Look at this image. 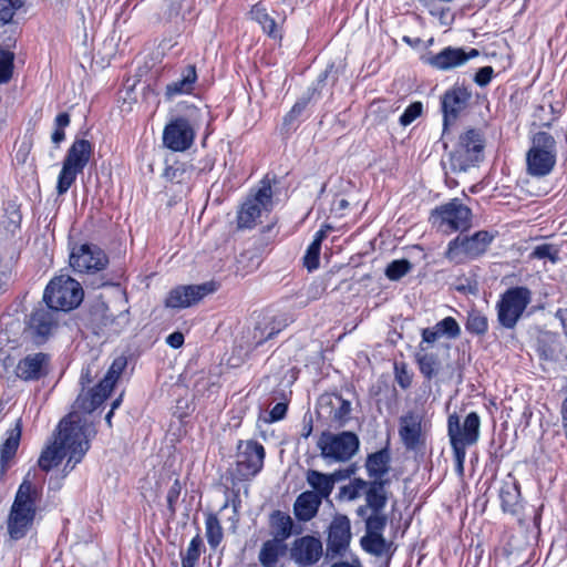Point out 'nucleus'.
<instances>
[{
	"label": "nucleus",
	"mask_w": 567,
	"mask_h": 567,
	"mask_svg": "<svg viewBox=\"0 0 567 567\" xmlns=\"http://www.w3.org/2000/svg\"><path fill=\"white\" fill-rule=\"evenodd\" d=\"M95 435L94 427L86 421L71 413L59 424V435L52 445L40 455L38 464L48 472L68 456L65 468L70 471L82 461L90 449V440Z\"/></svg>",
	"instance_id": "f257e3e1"
},
{
	"label": "nucleus",
	"mask_w": 567,
	"mask_h": 567,
	"mask_svg": "<svg viewBox=\"0 0 567 567\" xmlns=\"http://www.w3.org/2000/svg\"><path fill=\"white\" fill-rule=\"evenodd\" d=\"M40 496V489L24 478L17 491L8 517V533L12 539L23 538L31 529Z\"/></svg>",
	"instance_id": "f03ea898"
},
{
	"label": "nucleus",
	"mask_w": 567,
	"mask_h": 567,
	"mask_svg": "<svg viewBox=\"0 0 567 567\" xmlns=\"http://www.w3.org/2000/svg\"><path fill=\"white\" fill-rule=\"evenodd\" d=\"M93 154V144L85 138H75L69 147L58 176L56 193L64 195L83 172Z\"/></svg>",
	"instance_id": "7ed1b4c3"
},
{
	"label": "nucleus",
	"mask_w": 567,
	"mask_h": 567,
	"mask_svg": "<svg viewBox=\"0 0 567 567\" xmlns=\"http://www.w3.org/2000/svg\"><path fill=\"white\" fill-rule=\"evenodd\" d=\"M556 156L555 138L547 132L536 133L526 154L527 173L535 177L547 176L555 167Z\"/></svg>",
	"instance_id": "20e7f679"
},
{
	"label": "nucleus",
	"mask_w": 567,
	"mask_h": 567,
	"mask_svg": "<svg viewBox=\"0 0 567 567\" xmlns=\"http://www.w3.org/2000/svg\"><path fill=\"white\" fill-rule=\"evenodd\" d=\"M45 303L56 312L76 308L83 299L81 285L70 276L53 278L43 295Z\"/></svg>",
	"instance_id": "39448f33"
},
{
	"label": "nucleus",
	"mask_w": 567,
	"mask_h": 567,
	"mask_svg": "<svg viewBox=\"0 0 567 567\" xmlns=\"http://www.w3.org/2000/svg\"><path fill=\"white\" fill-rule=\"evenodd\" d=\"M532 291L524 286L507 289L496 303L497 321L505 329H514L532 302Z\"/></svg>",
	"instance_id": "423d86ee"
},
{
	"label": "nucleus",
	"mask_w": 567,
	"mask_h": 567,
	"mask_svg": "<svg viewBox=\"0 0 567 567\" xmlns=\"http://www.w3.org/2000/svg\"><path fill=\"white\" fill-rule=\"evenodd\" d=\"M494 238L495 235L487 230H478L472 236L458 235L449 243L445 257L454 264L475 259L487 250Z\"/></svg>",
	"instance_id": "0eeeda50"
},
{
	"label": "nucleus",
	"mask_w": 567,
	"mask_h": 567,
	"mask_svg": "<svg viewBox=\"0 0 567 567\" xmlns=\"http://www.w3.org/2000/svg\"><path fill=\"white\" fill-rule=\"evenodd\" d=\"M360 441L355 433L344 431L338 434L323 432L318 441L321 456L333 462H347L359 451Z\"/></svg>",
	"instance_id": "6e6552de"
},
{
	"label": "nucleus",
	"mask_w": 567,
	"mask_h": 567,
	"mask_svg": "<svg viewBox=\"0 0 567 567\" xmlns=\"http://www.w3.org/2000/svg\"><path fill=\"white\" fill-rule=\"evenodd\" d=\"M434 226L443 233L464 231L471 227L472 212L461 199L454 198L436 207L431 215Z\"/></svg>",
	"instance_id": "1a4fd4ad"
},
{
	"label": "nucleus",
	"mask_w": 567,
	"mask_h": 567,
	"mask_svg": "<svg viewBox=\"0 0 567 567\" xmlns=\"http://www.w3.org/2000/svg\"><path fill=\"white\" fill-rule=\"evenodd\" d=\"M126 367V359L123 357L116 358L110 367L106 375L100 383L91 389L86 394L80 393L75 400V408L91 413L99 408L104 400L110 395L113 386Z\"/></svg>",
	"instance_id": "9d476101"
},
{
	"label": "nucleus",
	"mask_w": 567,
	"mask_h": 567,
	"mask_svg": "<svg viewBox=\"0 0 567 567\" xmlns=\"http://www.w3.org/2000/svg\"><path fill=\"white\" fill-rule=\"evenodd\" d=\"M59 324V312L41 306L35 308L25 320L23 336L32 343L40 346L48 341Z\"/></svg>",
	"instance_id": "9b49d317"
},
{
	"label": "nucleus",
	"mask_w": 567,
	"mask_h": 567,
	"mask_svg": "<svg viewBox=\"0 0 567 567\" xmlns=\"http://www.w3.org/2000/svg\"><path fill=\"white\" fill-rule=\"evenodd\" d=\"M484 143L478 131L468 130L460 136L456 148L451 153L454 169L466 171L483 156Z\"/></svg>",
	"instance_id": "f8f14e48"
},
{
	"label": "nucleus",
	"mask_w": 567,
	"mask_h": 567,
	"mask_svg": "<svg viewBox=\"0 0 567 567\" xmlns=\"http://www.w3.org/2000/svg\"><path fill=\"white\" fill-rule=\"evenodd\" d=\"M389 482V480L369 481L364 493L365 504L357 508V515L363 522H368L373 517H388L384 508L389 499V492L386 489Z\"/></svg>",
	"instance_id": "ddd939ff"
},
{
	"label": "nucleus",
	"mask_w": 567,
	"mask_h": 567,
	"mask_svg": "<svg viewBox=\"0 0 567 567\" xmlns=\"http://www.w3.org/2000/svg\"><path fill=\"white\" fill-rule=\"evenodd\" d=\"M236 474L241 480L254 477L260 472L265 460L264 446L252 440L240 441L237 446Z\"/></svg>",
	"instance_id": "4468645a"
},
{
	"label": "nucleus",
	"mask_w": 567,
	"mask_h": 567,
	"mask_svg": "<svg viewBox=\"0 0 567 567\" xmlns=\"http://www.w3.org/2000/svg\"><path fill=\"white\" fill-rule=\"evenodd\" d=\"M481 419L476 412L466 415L461 424L457 414H451L447 419V434L451 446L461 445L467 447L475 444L480 437Z\"/></svg>",
	"instance_id": "2eb2a0df"
},
{
	"label": "nucleus",
	"mask_w": 567,
	"mask_h": 567,
	"mask_svg": "<svg viewBox=\"0 0 567 567\" xmlns=\"http://www.w3.org/2000/svg\"><path fill=\"white\" fill-rule=\"evenodd\" d=\"M272 204V189L269 182L262 181L258 192L247 198L238 213V227L251 228L262 210H269Z\"/></svg>",
	"instance_id": "dca6fc26"
},
{
	"label": "nucleus",
	"mask_w": 567,
	"mask_h": 567,
	"mask_svg": "<svg viewBox=\"0 0 567 567\" xmlns=\"http://www.w3.org/2000/svg\"><path fill=\"white\" fill-rule=\"evenodd\" d=\"M471 96V92L461 86H454L443 94L441 99V109L443 113V141L447 135L449 127L453 125L466 111Z\"/></svg>",
	"instance_id": "f3484780"
},
{
	"label": "nucleus",
	"mask_w": 567,
	"mask_h": 567,
	"mask_svg": "<svg viewBox=\"0 0 567 567\" xmlns=\"http://www.w3.org/2000/svg\"><path fill=\"white\" fill-rule=\"evenodd\" d=\"M107 264L106 254L96 245L83 244L74 247L70 255V265L79 272H97L105 269Z\"/></svg>",
	"instance_id": "a211bd4d"
},
{
	"label": "nucleus",
	"mask_w": 567,
	"mask_h": 567,
	"mask_svg": "<svg viewBox=\"0 0 567 567\" xmlns=\"http://www.w3.org/2000/svg\"><path fill=\"white\" fill-rule=\"evenodd\" d=\"M215 290L216 286L214 282L177 286L168 292L164 303L165 307L172 309L189 308Z\"/></svg>",
	"instance_id": "6ab92c4d"
},
{
	"label": "nucleus",
	"mask_w": 567,
	"mask_h": 567,
	"mask_svg": "<svg viewBox=\"0 0 567 567\" xmlns=\"http://www.w3.org/2000/svg\"><path fill=\"white\" fill-rule=\"evenodd\" d=\"M195 138V130L185 117L172 120L164 128L163 143L174 152H184L188 150Z\"/></svg>",
	"instance_id": "aec40b11"
},
{
	"label": "nucleus",
	"mask_w": 567,
	"mask_h": 567,
	"mask_svg": "<svg viewBox=\"0 0 567 567\" xmlns=\"http://www.w3.org/2000/svg\"><path fill=\"white\" fill-rule=\"evenodd\" d=\"M318 413L338 426H344L351 419V402L338 393H324L318 399Z\"/></svg>",
	"instance_id": "412c9836"
},
{
	"label": "nucleus",
	"mask_w": 567,
	"mask_h": 567,
	"mask_svg": "<svg viewBox=\"0 0 567 567\" xmlns=\"http://www.w3.org/2000/svg\"><path fill=\"white\" fill-rule=\"evenodd\" d=\"M364 524L365 535L361 538L362 548L374 556H383L389 547L382 535L388 524V517H373Z\"/></svg>",
	"instance_id": "4be33fe9"
},
{
	"label": "nucleus",
	"mask_w": 567,
	"mask_h": 567,
	"mask_svg": "<svg viewBox=\"0 0 567 567\" xmlns=\"http://www.w3.org/2000/svg\"><path fill=\"white\" fill-rule=\"evenodd\" d=\"M50 361V355L43 352L28 354L18 362L16 374L23 381H38L48 375Z\"/></svg>",
	"instance_id": "5701e85b"
},
{
	"label": "nucleus",
	"mask_w": 567,
	"mask_h": 567,
	"mask_svg": "<svg viewBox=\"0 0 567 567\" xmlns=\"http://www.w3.org/2000/svg\"><path fill=\"white\" fill-rule=\"evenodd\" d=\"M322 556V543L315 536L297 538L290 548V558L302 566L315 565Z\"/></svg>",
	"instance_id": "b1692460"
},
{
	"label": "nucleus",
	"mask_w": 567,
	"mask_h": 567,
	"mask_svg": "<svg viewBox=\"0 0 567 567\" xmlns=\"http://www.w3.org/2000/svg\"><path fill=\"white\" fill-rule=\"evenodd\" d=\"M480 55L478 50L465 51L463 48L447 47L437 54L429 58L427 63L441 71H449L465 64L468 60Z\"/></svg>",
	"instance_id": "393cba45"
},
{
	"label": "nucleus",
	"mask_w": 567,
	"mask_h": 567,
	"mask_svg": "<svg viewBox=\"0 0 567 567\" xmlns=\"http://www.w3.org/2000/svg\"><path fill=\"white\" fill-rule=\"evenodd\" d=\"M351 539V528L350 520L347 516L338 515L336 516L328 532V555L334 557L336 555H341L349 546Z\"/></svg>",
	"instance_id": "a878e982"
},
{
	"label": "nucleus",
	"mask_w": 567,
	"mask_h": 567,
	"mask_svg": "<svg viewBox=\"0 0 567 567\" xmlns=\"http://www.w3.org/2000/svg\"><path fill=\"white\" fill-rule=\"evenodd\" d=\"M289 322L290 319L286 315H279L271 318L265 317L262 321H259L254 329L252 340L255 347H259L264 342L272 339L286 327H288Z\"/></svg>",
	"instance_id": "bb28decb"
},
{
	"label": "nucleus",
	"mask_w": 567,
	"mask_h": 567,
	"mask_svg": "<svg viewBox=\"0 0 567 567\" xmlns=\"http://www.w3.org/2000/svg\"><path fill=\"white\" fill-rule=\"evenodd\" d=\"M399 435L408 450H415L421 441V417L414 412L399 420Z\"/></svg>",
	"instance_id": "cd10ccee"
},
{
	"label": "nucleus",
	"mask_w": 567,
	"mask_h": 567,
	"mask_svg": "<svg viewBox=\"0 0 567 567\" xmlns=\"http://www.w3.org/2000/svg\"><path fill=\"white\" fill-rule=\"evenodd\" d=\"M461 334V328L457 321L453 317H445L436 324L430 328L422 329L421 343L432 344L440 338L446 337L449 339H456Z\"/></svg>",
	"instance_id": "c85d7f7f"
},
{
	"label": "nucleus",
	"mask_w": 567,
	"mask_h": 567,
	"mask_svg": "<svg viewBox=\"0 0 567 567\" xmlns=\"http://www.w3.org/2000/svg\"><path fill=\"white\" fill-rule=\"evenodd\" d=\"M501 506L504 513L518 514L520 505V489L514 476L507 475L499 489Z\"/></svg>",
	"instance_id": "c756f323"
},
{
	"label": "nucleus",
	"mask_w": 567,
	"mask_h": 567,
	"mask_svg": "<svg viewBox=\"0 0 567 567\" xmlns=\"http://www.w3.org/2000/svg\"><path fill=\"white\" fill-rule=\"evenodd\" d=\"M322 499L312 492H302L293 503V514L300 522L311 520L318 513Z\"/></svg>",
	"instance_id": "7c9ffc66"
},
{
	"label": "nucleus",
	"mask_w": 567,
	"mask_h": 567,
	"mask_svg": "<svg viewBox=\"0 0 567 567\" xmlns=\"http://www.w3.org/2000/svg\"><path fill=\"white\" fill-rule=\"evenodd\" d=\"M269 527L270 534L277 540L285 542L292 534H298V530H295V523L291 516L285 512L279 509L274 511L269 516Z\"/></svg>",
	"instance_id": "2f4dec72"
},
{
	"label": "nucleus",
	"mask_w": 567,
	"mask_h": 567,
	"mask_svg": "<svg viewBox=\"0 0 567 567\" xmlns=\"http://www.w3.org/2000/svg\"><path fill=\"white\" fill-rule=\"evenodd\" d=\"M196 80L197 73L195 65H187L183 69L181 79L166 85L165 96L167 99H173L181 94H189L194 89Z\"/></svg>",
	"instance_id": "473e14b6"
},
{
	"label": "nucleus",
	"mask_w": 567,
	"mask_h": 567,
	"mask_svg": "<svg viewBox=\"0 0 567 567\" xmlns=\"http://www.w3.org/2000/svg\"><path fill=\"white\" fill-rule=\"evenodd\" d=\"M391 456L388 449H382L370 454L365 462L368 475L372 480H384L383 476L390 470Z\"/></svg>",
	"instance_id": "72a5a7b5"
},
{
	"label": "nucleus",
	"mask_w": 567,
	"mask_h": 567,
	"mask_svg": "<svg viewBox=\"0 0 567 567\" xmlns=\"http://www.w3.org/2000/svg\"><path fill=\"white\" fill-rule=\"evenodd\" d=\"M306 481L312 488V493L320 499L328 498L333 491V480L329 474L321 473L317 470H308Z\"/></svg>",
	"instance_id": "f704fd0d"
},
{
	"label": "nucleus",
	"mask_w": 567,
	"mask_h": 567,
	"mask_svg": "<svg viewBox=\"0 0 567 567\" xmlns=\"http://www.w3.org/2000/svg\"><path fill=\"white\" fill-rule=\"evenodd\" d=\"M420 372L427 380L436 377L442 368V362L436 353L425 352L423 344L420 343V351L415 355Z\"/></svg>",
	"instance_id": "c9c22d12"
},
{
	"label": "nucleus",
	"mask_w": 567,
	"mask_h": 567,
	"mask_svg": "<svg viewBox=\"0 0 567 567\" xmlns=\"http://www.w3.org/2000/svg\"><path fill=\"white\" fill-rule=\"evenodd\" d=\"M8 436L0 449V460L1 463H7L14 455L19 446L20 437H21V427L19 423L7 432Z\"/></svg>",
	"instance_id": "e433bc0d"
},
{
	"label": "nucleus",
	"mask_w": 567,
	"mask_h": 567,
	"mask_svg": "<svg viewBox=\"0 0 567 567\" xmlns=\"http://www.w3.org/2000/svg\"><path fill=\"white\" fill-rule=\"evenodd\" d=\"M206 538L209 546L215 549L221 543L224 533L216 514L207 513L205 519Z\"/></svg>",
	"instance_id": "4c0bfd02"
},
{
	"label": "nucleus",
	"mask_w": 567,
	"mask_h": 567,
	"mask_svg": "<svg viewBox=\"0 0 567 567\" xmlns=\"http://www.w3.org/2000/svg\"><path fill=\"white\" fill-rule=\"evenodd\" d=\"M281 543L272 538L262 544L258 558L264 567H272L278 561Z\"/></svg>",
	"instance_id": "58836bf2"
},
{
	"label": "nucleus",
	"mask_w": 567,
	"mask_h": 567,
	"mask_svg": "<svg viewBox=\"0 0 567 567\" xmlns=\"http://www.w3.org/2000/svg\"><path fill=\"white\" fill-rule=\"evenodd\" d=\"M250 14L251 18L261 25L262 30L267 34L274 38L277 37L276 21L268 14L267 10L260 3L252 7Z\"/></svg>",
	"instance_id": "ea45409f"
},
{
	"label": "nucleus",
	"mask_w": 567,
	"mask_h": 567,
	"mask_svg": "<svg viewBox=\"0 0 567 567\" xmlns=\"http://www.w3.org/2000/svg\"><path fill=\"white\" fill-rule=\"evenodd\" d=\"M465 328L470 333L483 336L488 329L487 317L477 310H471L467 315Z\"/></svg>",
	"instance_id": "a19ab883"
},
{
	"label": "nucleus",
	"mask_w": 567,
	"mask_h": 567,
	"mask_svg": "<svg viewBox=\"0 0 567 567\" xmlns=\"http://www.w3.org/2000/svg\"><path fill=\"white\" fill-rule=\"evenodd\" d=\"M203 546V539L197 534L192 538L188 548L185 553L181 554L182 557V567H195L199 557H200V548Z\"/></svg>",
	"instance_id": "79ce46f5"
},
{
	"label": "nucleus",
	"mask_w": 567,
	"mask_h": 567,
	"mask_svg": "<svg viewBox=\"0 0 567 567\" xmlns=\"http://www.w3.org/2000/svg\"><path fill=\"white\" fill-rule=\"evenodd\" d=\"M14 53L0 47V84L11 80L13 73Z\"/></svg>",
	"instance_id": "37998d69"
},
{
	"label": "nucleus",
	"mask_w": 567,
	"mask_h": 567,
	"mask_svg": "<svg viewBox=\"0 0 567 567\" xmlns=\"http://www.w3.org/2000/svg\"><path fill=\"white\" fill-rule=\"evenodd\" d=\"M25 0H0V25L12 22L17 10L24 6Z\"/></svg>",
	"instance_id": "c03bdc74"
},
{
	"label": "nucleus",
	"mask_w": 567,
	"mask_h": 567,
	"mask_svg": "<svg viewBox=\"0 0 567 567\" xmlns=\"http://www.w3.org/2000/svg\"><path fill=\"white\" fill-rule=\"evenodd\" d=\"M412 268V265L406 259L393 260L385 269V276L390 280H399L404 277Z\"/></svg>",
	"instance_id": "a18cd8bd"
},
{
	"label": "nucleus",
	"mask_w": 567,
	"mask_h": 567,
	"mask_svg": "<svg viewBox=\"0 0 567 567\" xmlns=\"http://www.w3.org/2000/svg\"><path fill=\"white\" fill-rule=\"evenodd\" d=\"M70 115L66 112L56 115L54 120V131L51 135V140L56 147L65 140L64 128L70 125Z\"/></svg>",
	"instance_id": "49530a36"
},
{
	"label": "nucleus",
	"mask_w": 567,
	"mask_h": 567,
	"mask_svg": "<svg viewBox=\"0 0 567 567\" xmlns=\"http://www.w3.org/2000/svg\"><path fill=\"white\" fill-rule=\"evenodd\" d=\"M559 249L553 244H542L536 246L530 256L536 259H549L553 264L559 260Z\"/></svg>",
	"instance_id": "de8ad7c7"
},
{
	"label": "nucleus",
	"mask_w": 567,
	"mask_h": 567,
	"mask_svg": "<svg viewBox=\"0 0 567 567\" xmlns=\"http://www.w3.org/2000/svg\"><path fill=\"white\" fill-rule=\"evenodd\" d=\"M368 483L369 481L354 478L349 485L342 487V494L350 501L357 499L362 495L364 496Z\"/></svg>",
	"instance_id": "09e8293b"
},
{
	"label": "nucleus",
	"mask_w": 567,
	"mask_h": 567,
	"mask_svg": "<svg viewBox=\"0 0 567 567\" xmlns=\"http://www.w3.org/2000/svg\"><path fill=\"white\" fill-rule=\"evenodd\" d=\"M163 175L167 181L181 184L185 182L188 174L185 164L176 162L167 166Z\"/></svg>",
	"instance_id": "8fccbe9b"
},
{
	"label": "nucleus",
	"mask_w": 567,
	"mask_h": 567,
	"mask_svg": "<svg viewBox=\"0 0 567 567\" xmlns=\"http://www.w3.org/2000/svg\"><path fill=\"white\" fill-rule=\"evenodd\" d=\"M320 249L321 247L317 246V243H311L307 248L303 256V266L309 271H313L319 267Z\"/></svg>",
	"instance_id": "3c124183"
},
{
	"label": "nucleus",
	"mask_w": 567,
	"mask_h": 567,
	"mask_svg": "<svg viewBox=\"0 0 567 567\" xmlns=\"http://www.w3.org/2000/svg\"><path fill=\"white\" fill-rule=\"evenodd\" d=\"M423 105L421 102H414L410 104L403 114L400 116V124L402 126L410 125L413 121H415L422 114Z\"/></svg>",
	"instance_id": "603ef678"
},
{
	"label": "nucleus",
	"mask_w": 567,
	"mask_h": 567,
	"mask_svg": "<svg viewBox=\"0 0 567 567\" xmlns=\"http://www.w3.org/2000/svg\"><path fill=\"white\" fill-rule=\"evenodd\" d=\"M181 492H182L181 482L178 480H175L166 495L167 509L169 512L171 517L175 516V514H176V504H177L178 497L181 495Z\"/></svg>",
	"instance_id": "864d4df0"
},
{
	"label": "nucleus",
	"mask_w": 567,
	"mask_h": 567,
	"mask_svg": "<svg viewBox=\"0 0 567 567\" xmlns=\"http://www.w3.org/2000/svg\"><path fill=\"white\" fill-rule=\"evenodd\" d=\"M395 371V379L399 385L402 389H408L412 383V373L408 370V367L405 363L395 364L394 365Z\"/></svg>",
	"instance_id": "5fc2aeb1"
},
{
	"label": "nucleus",
	"mask_w": 567,
	"mask_h": 567,
	"mask_svg": "<svg viewBox=\"0 0 567 567\" xmlns=\"http://www.w3.org/2000/svg\"><path fill=\"white\" fill-rule=\"evenodd\" d=\"M308 102H309L308 97H302V99L298 100L295 103V105L292 106V109L290 110V112L285 116V124H287V125L292 124L300 116V114L306 110Z\"/></svg>",
	"instance_id": "6e6d98bb"
},
{
	"label": "nucleus",
	"mask_w": 567,
	"mask_h": 567,
	"mask_svg": "<svg viewBox=\"0 0 567 567\" xmlns=\"http://www.w3.org/2000/svg\"><path fill=\"white\" fill-rule=\"evenodd\" d=\"M453 454H454V461H455V472L458 476L464 475V462L466 457V447H461V445L457 446V443L455 446L452 447Z\"/></svg>",
	"instance_id": "4d7b16f0"
},
{
	"label": "nucleus",
	"mask_w": 567,
	"mask_h": 567,
	"mask_svg": "<svg viewBox=\"0 0 567 567\" xmlns=\"http://www.w3.org/2000/svg\"><path fill=\"white\" fill-rule=\"evenodd\" d=\"M493 74L494 70L492 66H483L476 72L474 81L480 86H486L492 81Z\"/></svg>",
	"instance_id": "13d9d810"
},
{
	"label": "nucleus",
	"mask_w": 567,
	"mask_h": 567,
	"mask_svg": "<svg viewBox=\"0 0 567 567\" xmlns=\"http://www.w3.org/2000/svg\"><path fill=\"white\" fill-rule=\"evenodd\" d=\"M288 405L286 403L279 402L277 403L269 412L268 417L265 419V422H277L282 420L286 416Z\"/></svg>",
	"instance_id": "bf43d9fd"
},
{
	"label": "nucleus",
	"mask_w": 567,
	"mask_h": 567,
	"mask_svg": "<svg viewBox=\"0 0 567 567\" xmlns=\"http://www.w3.org/2000/svg\"><path fill=\"white\" fill-rule=\"evenodd\" d=\"M355 471H357L355 465H351L343 470H337L329 475L333 480V485H334L337 482L350 478L355 473Z\"/></svg>",
	"instance_id": "052dcab7"
},
{
	"label": "nucleus",
	"mask_w": 567,
	"mask_h": 567,
	"mask_svg": "<svg viewBox=\"0 0 567 567\" xmlns=\"http://www.w3.org/2000/svg\"><path fill=\"white\" fill-rule=\"evenodd\" d=\"M166 342L172 348L178 349L184 343V334L179 331L173 332L166 338Z\"/></svg>",
	"instance_id": "680f3d73"
},
{
	"label": "nucleus",
	"mask_w": 567,
	"mask_h": 567,
	"mask_svg": "<svg viewBox=\"0 0 567 567\" xmlns=\"http://www.w3.org/2000/svg\"><path fill=\"white\" fill-rule=\"evenodd\" d=\"M29 152H30V146L25 143H22L16 152V156H14L16 161L20 164L25 163Z\"/></svg>",
	"instance_id": "e2e57ef3"
},
{
	"label": "nucleus",
	"mask_w": 567,
	"mask_h": 567,
	"mask_svg": "<svg viewBox=\"0 0 567 567\" xmlns=\"http://www.w3.org/2000/svg\"><path fill=\"white\" fill-rule=\"evenodd\" d=\"M92 382H93L92 370H91V367H87V368L82 370L81 378H80V383H81L82 388H85V385H89ZM81 393L86 394L84 392V389H82Z\"/></svg>",
	"instance_id": "0e129e2a"
},
{
	"label": "nucleus",
	"mask_w": 567,
	"mask_h": 567,
	"mask_svg": "<svg viewBox=\"0 0 567 567\" xmlns=\"http://www.w3.org/2000/svg\"><path fill=\"white\" fill-rule=\"evenodd\" d=\"M331 227L330 226H324V228H321L319 229L316 235H315V238L312 240V243H317V246L321 247V244H322V240L327 237V233L328 230H330Z\"/></svg>",
	"instance_id": "69168bd1"
},
{
	"label": "nucleus",
	"mask_w": 567,
	"mask_h": 567,
	"mask_svg": "<svg viewBox=\"0 0 567 567\" xmlns=\"http://www.w3.org/2000/svg\"><path fill=\"white\" fill-rule=\"evenodd\" d=\"M542 355L547 360H553L556 355V350L554 348L542 349Z\"/></svg>",
	"instance_id": "338daca9"
},
{
	"label": "nucleus",
	"mask_w": 567,
	"mask_h": 567,
	"mask_svg": "<svg viewBox=\"0 0 567 567\" xmlns=\"http://www.w3.org/2000/svg\"><path fill=\"white\" fill-rule=\"evenodd\" d=\"M331 567H361V566H360V563L358 560H355L353 563H348V561L336 563Z\"/></svg>",
	"instance_id": "774afa93"
}]
</instances>
